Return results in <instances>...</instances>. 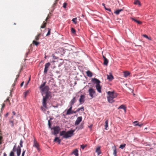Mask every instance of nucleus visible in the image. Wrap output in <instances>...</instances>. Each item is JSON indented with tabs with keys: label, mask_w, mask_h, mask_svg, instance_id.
Segmentation results:
<instances>
[{
	"label": "nucleus",
	"mask_w": 156,
	"mask_h": 156,
	"mask_svg": "<svg viewBox=\"0 0 156 156\" xmlns=\"http://www.w3.org/2000/svg\"><path fill=\"white\" fill-rule=\"evenodd\" d=\"M107 94L108 101L109 103H112L115 102L114 99L116 98L118 95L114 91H109L107 92Z\"/></svg>",
	"instance_id": "1"
},
{
	"label": "nucleus",
	"mask_w": 156,
	"mask_h": 156,
	"mask_svg": "<svg viewBox=\"0 0 156 156\" xmlns=\"http://www.w3.org/2000/svg\"><path fill=\"white\" fill-rule=\"evenodd\" d=\"M75 131V129L70 130L67 132L63 130L60 132V135L63 136V138L67 139L72 136L73 135V133Z\"/></svg>",
	"instance_id": "2"
},
{
	"label": "nucleus",
	"mask_w": 156,
	"mask_h": 156,
	"mask_svg": "<svg viewBox=\"0 0 156 156\" xmlns=\"http://www.w3.org/2000/svg\"><path fill=\"white\" fill-rule=\"evenodd\" d=\"M21 151V149L20 147L19 146L17 147L16 144H15L13 147L12 151H11L9 154V156H15L14 152L15 151L16 152L17 156H20V154Z\"/></svg>",
	"instance_id": "3"
},
{
	"label": "nucleus",
	"mask_w": 156,
	"mask_h": 156,
	"mask_svg": "<svg viewBox=\"0 0 156 156\" xmlns=\"http://www.w3.org/2000/svg\"><path fill=\"white\" fill-rule=\"evenodd\" d=\"M91 81L96 84L95 87L97 91L99 93H101V87L100 85V81L96 78H94L92 79Z\"/></svg>",
	"instance_id": "4"
},
{
	"label": "nucleus",
	"mask_w": 156,
	"mask_h": 156,
	"mask_svg": "<svg viewBox=\"0 0 156 156\" xmlns=\"http://www.w3.org/2000/svg\"><path fill=\"white\" fill-rule=\"evenodd\" d=\"M46 82H44L39 87L40 89L41 90V92L42 95L44 94V93H45L48 92L49 90V87L48 86H45Z\"/></svg>",
	"instance_id": "5"
},
{
	"label": "nucleus",
	"mask_w": 156,
	"mask_h": 156,
	"mask_svg": "<svg viewBox=\"0 0 156 156\" xmlns=\"http://www.w3.org/2000/svg\"><path fill=\"white\" fill-rule=\"evenodd\" d=\"M89 95L91 98L94 97V94H95L96 92L94 89L92 88H90L88 90Z\"/></svg>",
	"instance_id": "6"
},
{
	"label": "nucleus",
	"mask_w": 156,
	"mask_h": 156,
	"mask_svg": "<svg viewBox=\"0 0 156 156\" xmlns=\"http://www.w3.org/2000/svg\"><path fill=\"white\" fill-rule=\"evenodd\" d=\"M85 96L84 95H81L80 97L79 101L80 104H83L85 101Z\"/></svg>",
	"instance_id": "7"
},
{
	"label": "nucleus",
	"mask_w": 156,
	"mask_h": 156,
	"mask_svg": "<svg viewBox=\"0 0 156 156\" xmlns=\"http://www.w3.org/2000/svg\"><path fill=\"white\" fill-rule=\"evenodd\" d=\"M51 64L50 63L48 62L46 63L45 65V68L44 70V73L46 74L47 73L48 71V69L49 66H50Z\"/></svg>",
	"instance_id": "8"
},
{
	"label": "nucleus",
	"mask_w": 156,
	"mask_h": 156,
	"mask_svg": "<svg viewBox=\"0 0 156 156\" xmlns=\"http://www.w3.org/2000/svg\"><path fill=\"white\" fill-rule=\"evenodd\" d=\"M33 146L36 147L38 151H40V149L39 148V144L36 141L35 139H34V140Z\"/></svg>",
	"instance_id": "9"
},
{
	"label": "nucleus",
	"mask_w": 156,
	"mask_h": 156,
	"mask_svg": "<svg viewBox=\"0 0 156 156\" xmlns=\"http://www.w3.org/2000/svg\"><path fill=\"white\" fill-rule=\"evenodd\" d=\"M82 117L81 116L77 118L75 122V126L78 125L79 124L80 122L82 121Z\"/></svg>",
	"instance_id": "10"
},
{
	"label": "nucleus",
	"mask_w": 156,
	"mask_h": 156,
	"mask_svg": "<svg viewBox=\"0 0 156 156\" xmlns=\"http://www.w3.org/2000/svg\"><path fill=\"white\" fill-rule=\"evenodd\" d=\"M53 129L54 130V134H58L60 130V128L58 126L55 127H54Z\"/></svg>",
	"instance_id": "11"
},
{
	"label": "nucleus",
	"mask_w": 156,
	"mask_h": 156,
	"mask_svg": "<svg viewBox=\"0 0 156 156\" xmlns=\"http://www.w3.org/2000/svg\"><path fill=\"white\" fill-rule=\"evenodd\" d=\"M76 101V97H74L71 100L69 103V104L70 106H72L73 105L74 103H75Z\"/></svg>",
	"instance_id": "12"
},
{
	"label": "nucleus",
	"mask_w": 156,
	"mask_h": 156,
	"mask_svg": "<svg viewBox=\"0 0 156 156\" xmlns=\"http://www.w3.org/2000/svg\"><path fill=\"white\" fill-rule=\"evenodd\" d=\"M103 57L104 59L103 64L105 66H107L108 62V59L103 55Z\"/></svg>",
	"instance_id": "13"
},
{
	"label": "nucleus",
	"mask_w": 156,
	"mask_h": 156,
	"mask_svg": "<svg viewBox=\"0 0 156 156\" xmlns=\"http://www.w3.org/2000/svg\"><path fill=\"white\" fill-rule=\"evenodd\" d=\"M72 106H70V108L68 110L66 115H69L71 114H72Z\"/></svg>",
	"instance_id": "14"
},
{
	"label": "nucleus",
	"mask_w": 156,
	"mask_h": 156,
	"mask_svg": "<svg viewBox=\"0 0 156 156\" xmlns=\"http://www.w3.org/2000/svg\"><path fill=\"white\" fill-rule=\"evenodd\" d=\"M123 73L124 74V76L125 77H126L130 74V73L128 71H124L123 72Z\"/></svg>",
	"instance_id": "15"
},
{
	"label": "nucleus",
	"mask_w": 156,
	"mask_h": 156,
	"mask_svg": "<svg viewBox=\"0 0 156 156\" xmlns=\"http://www.w3.org/2000/svg\"><path fill=\"white\" fill-rule=\"evenodd\" d=\"M114 78L113 76L111 74L109 75H107V79H108L109 81H111Z\"/></svg>",
	"instance_id": "16"
},
{
	"label": "nucleus",
	"mask_w": 156,
	"mask_h": 156,
	"mask_svg": "<svg viewBox=\"0 0 156 156\" xmlns=\"http://www.w3.org/2000/svg\"><path fill=\"white\" fill-rule=\"evenodd\" d=\"M87 76L89 77H91L92 76L93 74L89 70H88L86 72Z\"/></svg>",
	"instance_id": "17"
},
{
	"label": "nucleus",
	"mask_w": 156,
	"mask_h": 156,
	"mask_svg": "<svg viewBox=\"0 0 156 156\" xmlns=\"http://www.w3.org/2000/svg\"><path fill=\"white\" fill-rule=\"evenodd\" d=\"M105 129L106 130H108V120L107 119L105 122Z\"/></svg>",
	"instance_id": "18"
},
{
	"label": "nucleus",
	"mask_w": 156,
	"mask_h": 156,
	"mask_svg": "<svg viewBox=\"0 0 156 156\" xmlns=\"http://www.w3.org/2000/svg\"><path fill=\"white\" fill-rule=\"evenodd\" d=\"M100 147H98L97 148L96 150V152L98 153V155H99V154L101 153V151H100Z\"/></svg>",
	"instance_id": "19"
},
{
	"label": "nucleus",
	"mask_w": 156,
	"mask_h": 156,
	"mask_svg": "<svg viewBox=\"0 0 156 156\" xmlns=\"http://www.w3.org/2000/svg\"><path fill=\"white\" fill-rule=\"evenodd\" d=\"M123 10L122 9H117L116 10L115 12L114 13L116 15H118L119 14V13L121 12L122 11H123Z\"/></svg>",
	"instance_id": "20"
},
{
	"label": "nucleus",
	"mask_w": 156,
	"mask_h": 156,
	"mask_svg": "<svg viewBox=\"0 0 156 156\" xmlns=\"http://www.w3.org/2000/svg\"><path fill=\"white\" fill-rule=\"evenodd\" d=\"M73 154L75 155V156H78V150L76 149L73 152Z\"/></svg>",
	"instance_id": "21"
},
{
	"label": "nucleus",
	"mask_w": 156,
	"mask_h": 156,
	"mask_svg": "<svg viewBox=\"0 0 156 156\" xmlns=\"http://www.w3.org/2000/svg\"><path fill=\"white\" fill-rule=\"evenodd\" d=\"M61 140H60L58 137H56L55 138L54 140V142L57 141L59 144H60L61 142Z\"/></svg>",
	"instance_id": "22"
},
{
	"label": "nucleus",
	"mask_w": 156,
	"mask_h": 156,
	"mask_svg": "<svg viewBox=\"0 0 156 156\" xmlns=\"http://www.w3.org/2000/svg\"><path fill=\"white\" fill-rule=\"evenodd\" d=\"M132 19L135 22H136L137 24H141L142 23V22L139 20H137L133 18H132Z\"/></svg>",
	"instance_id": "23"
},
{
	"label": "nucleus",
	"mask_w": 156,
	"mask_h": 156,
	"mask_svg": "<svg viewBox=\"0 0 156 156\" xmlns=\"http://www.w3.org/2000/svg\"><path fill=\"white\" fill-rule=\"evenodd\" d=\"M118 109H123L125 112L126 111V108L125 106L124 105H120L118 108Z\"/></svg>",
	"instance_id": "24"
},
{
	"label": "nucleus",
	"mask_w": 156,
	"mask_h": 156,
	"mask_svg": "<svg viewBox=\"0 0 156 156\" xmlns=\"http://www.w3.org/2000/svg\"><path fill=\"white\" fill-rule=\"evenodd\" d=\"M45 94H46L45 96H43V97L47 99H48L50 95L49 94V92H48V93H45Z\"/></svg>",
	"instance_id": "25"
},
{
	"label": "nucleus",
	"mask_w": 156,
	"mask_h": 156,
	"mask_svg": "<svg viewBox=\"0 0 156 156\" xmlns=\"http://www.w3.org/2000/svg\"><path fill=\"white\" fill-rule=\"evenodd\" d=\"M84 110V107L83 106L81 107V108H78L76 110V111L79 112V111L83 112Z\"/></svg>",
	"instance_id": "26"
},
{
	"label": "nucleus",
	"mask_w": 156,
	"mask_h": 156,
	"mask_svg": "<svg viewBox=\"0 0 156 156\" xmlns=\"http://www.w3.org/2000/svg\"><path fill=\"white\" fill-rule=\"evenodd\" d=\"M46 24H47L46 22H45L44 21L43 22V24L42 25L41 27V28H44V27H45L46 26Z\"/></svg>",
	"instance_id": "27"
},
{
	"label": "nucleus",
	"mask_w": 156,
	"mask_h": 156,
	"mask_svg": "<svg viewBox=\"0 0 156 156\" xmlns=\"http://www.w3.org/2000/svg\"><path fill=\"white\" fill-rule=\"evenodd\" d=\"M133 3L135 4H137L139 5H140V2L138 0H135Z\"/></svg>",
	"instance_id": "28"
},
{
	"label": "nucleus",
	"mask_w": 156,
	"mask_h": 156,
	"mask_svg": "<svg viewBox=\"0 0 156 156\" xmlns=\"http://www.w3.org/2000/svg\"><path fill=\"white\" fill-rule=\"evenodd\" d=\"M126 144H121L119 146V148H121V149H123L124 148H125L126 147Z\"/></svg>",
	"instance_id": "29"
},
{
	"label": "nucleus",
	"mask_w": 156,
	"mask_h": 156,
	"mask_svg": "<svg viewBox=\"0 0 156 156\" xmlns=\"http://www.w3.org/2000/svg\"><path fill=\"white\" fill-rule=\"evenodd\" d=\"M72 21L75 24H76L77 23V18H73L72 20Z\"/></svg>",
	"instance_id": "30"
},
{
	"label": "nucleus",
	"mask_w": 156,
	"mask_h": 156,
	"mask_svg": "<svg viewBox=\"0 0 156 156\" xmlns=\"http://www.w3.org/2000/svg\"><path fill=\"white\" fill-rule=\"evenodd\" d=\"M117 151L116 150L115 148L113 149V154L114 156H117Z\"/></svg>",
	"instance_id": "31"
},
{
	"label": "nucleus",
	"mask_w": 156,
	"mask_h": 156,
	"mask_svg": "<svg viewBox=\"0 0 156 156\" xmlns=\"http://www.w3.org/2000/svg\"><path fill=\"white\" fill-rule=\"evenodd\" d=\"M33 44H34L36 46H37L39 44V43L35 41H33Z\"/></svg>",
	"instance_id": "32"
},
{
	"label": "nucleus",
	"mask_w": 156,
	"mask_h": 156,
	"mask_svg": "<svg viewBox=\"0 0 156 156\" xmlns=\"http://www.w3.org/2000/svg\"><path fill=\"white\" fill-rule=\"evenodd\" d=\"M41 34H38L35 37V39L36 40H38L39 39V37L40 36Z\"/></svg>",
	"instance_id": "33"
},
{
	"label": "nucleus",
	"mask_w": 156,
	"mask_h": 156,
	"mask_svg": "<svg viewBox=\"0 0 156 156\" xmlns=\"http://www.w3.org/2000/svg\"><path fill=\"white\" fill-rule=\"evenodd\" d=\"M48 32L46 34V36H48L50 34L51 29L49 28H48Z\"/></svg>",
	"instance_id": "34"
},
{
	"label": "nucleus",
	"mask_w": 156,
	"mask_h": 156,
	"mask_svg": "<svg viewBox=\"0 0 156 156\" xmlns=\"http://www.w3.org/2000/svg\"><path fill=\"white\" fill-rule=\"evenodd\" d=\"M42 105L45 108H47V103L46 102H42Z\"/></svg>",
	"instance_id": "35"
},
{
	"label": "nucleus",
	"mask_w": 156,
	"mask_h": 156,
	"mask_svg": "<svg viewBox=\"0 0 156 156\" xmlns=\"http://www.w3.org/2000/svg\"><path fill=\"white\" fill-rule=\"evenodd\" d=\"M23 141L21 140H20V146H19L20 147V148H21V147H23Z\"/></svg>",
	"instance_id": "36"
},
{
	"label": "nucleus",
	"mask_w": 156,
	"mask_h": 156,
	"mask_svg": "<svg viewBox=\"0 0 156 156\" xmlns=\"http://www.w3.org/2000/svg\"><path fill=\"white\" fill-rule=\"evenodd\" d=\"M29 90H27L24 93V94L25 95L24 97L25 98L26 97V96L29 93Z\"/></svg>",
	"instance_id": "37"
},
{
	"label": "nucleus",
	"mask_w": 156,
	"mask_h": 156,
	"mask_svg": "<svg viewBox=\"0 0 156 156\" xmlns=\"http://www.w3.org/2000/svg\"><path fill=\"white\" fill-rule=\"evenodd\" d=\"M71 32L73 34H75L76 33V30L73 28H71Z\"/></svg>",
	"instance_id": "38"
},
{
	"label": "nucleus",
	"mask_w": 156,
	"mask_h": 156,
	"mask_svg": "<svg viewBox=\"0 0 156 156\" xmlns=\"http://www.w3.org/2000/svg\"><path fill=\"white\" fill-rule=\"evenodd\" d=\"M143 125V123L139 124L138 123H137L136 124H135V125L136 126H141Z\"/></svg>",
	"instance_id": "39"
},
{
	"label": "nucleus",
	"mask_w": 156,
	"mask_h": 156,
	"mask_svg": "<svg viewBox=\"0 0 156 156\" xmlns=\"http://www.w3.org/2000/svg\"><path fill=\"white\" fill-rule=\"evenodd\" d=\"M10 122L11 123V126H13L14 125V123L13 121L10 120Z\"/></svg>",
	"instance_id": "40"
},
{
	"label": "nucleus",
	"mask_w": 156,
	"mask_h": 156,
	"mask_svg": "<svg viewBox=\"0 0 156 156\" xmlns=\"http://www.w3.org/2000/svg\"><path fill=\"white\" fill-rule=\"evenodd\" d=\"M67 3H64V4H63V7L65 8H66V6H67Z\"/></svg>",
	"instance_id": "41"
},
{
	"label": "nucleus",
	"mask_w": 156,
	"mask_h": 156,
	"mask_svg": "<svg viewBox=\"0 0 156 156\" xmlns=\"http://www.w3.org/2000/svg\"><path fill=\"white\" fill-rule=\"evenodd\" d=\"M9 97H8L6 100L5 101V102H8L9 103H10V101L9 99Z\"/></svg>",
	"instance_id": "42"
},
{
	"label": "nucleus",
	"mask_w": 156,
	"mask_h": 156,
	"mask_svg": "<svg viewBox=\"0 0 156 156\" xmlns=\"http://www.w3.org/2000/svg\"><path fill=\"white\" fill-rule=\"evenodd\" d=\"M2 136H0V144H1L2 143Z\"/></svg>",
	"instance_id": "43"
},
{
	"label": "nucleus",
	"mask_w": 156,
	"mask_h": 156,
	"mask_svg": "<svg viewBox=\"0 0 156 156\" xmlns=\"http://www.w3.org/2000/svg\"><path fill=\"white\" fill-rule=\"evenodd\" d=\"M50 18V17L49 16V15H48L47 17L46 18V19L45 21L47 22L48 20Z\"/></svg>",
	"instance_id": "44"
},
{
	"label": "nucleus",
	"mask_w": 156,
	"mask_h": 156,
	"mask_svg": "<svg viewBox=\"0 0 156 156\" xmlns=\"http://www.w3.org/2000/svg\"><path fill=\"white\" fill-rule=\"evenodd\" d=\"M47 99H46V98H45L43 97V102H46Z\"/></svg>",
	"instance_id": "45"
},
{
	"label": "nucleus",
	"mask_w": 156,
	"mask_h": 156,
	"mask_svg": "<svg viewBox=\"0 0 156 156\" xmlns=\"http://www.w3.org/2000/svg\"><path fill=\"white\" fill-rule=\"evenodd\" d=\"M25 151H26L25 150L24 151H23V152H22V156H24Z\"/></svg>",
	"instance_id": "46"
},
{
	"label": "nucleus",
	"mask_w": 156,
	"mask_h": 156,
	"mask_svg": "<svg viewBox=\"0 0 156 156\" xmlns=\"http://www.w3.org/2000/svg\"><path fill=\"white\" fill-rule=\"evenodd\" d=\"M81 147L82 149H84V148L85 147V146L83 145H81Z\"/></svg>",
	"instance_id": "47"
},
{
	"label": "nucleus",
	"mask_w": 156,
	"mask_h": 156,
	"mask_svg": "<svg viewBox=\"0 0 156 156\" xmlns=\"http://www.w3.org/2000/svg\"><path fill=\"white\" fill-rule=\"evenodd\" d=\"M143 36L144 37L146 38H147V39L148 38V36L147 35H145H145H143Z\"/></svg>",
	"instance_id": "48"
},
{
	"label": "nucleus",
	"mask_w": 156,
	"mask_h": 156,
	"mask_svg": "<svg viewBox=\"0 0 156 156\" xmlns=\"http://www.w3.org/2000/svg\"><path fill=\"white\" fill-rule=\"evenodd\" d=\"M48 125H49V126L50 127V126H51V123L50 122V120H48Z\"/></svg>",
	"instance_id": "49"
},
{
	"label": "nucleus",
	"mask_w": 156,
	"mask_h": 156,
	"mask_svg": "<svg viewBox=\"0 0 156 156\" xmlns=\"http://www.w3.org/2000/svg\"><path fill=\"white\" fill-rule=\"evenodd\" d=\"M106 10L110 12H111V9L110 8H107V9H106Z\"/></svg>",
	"instance_id": "50"
},
{
	"label": "nucleus",
	"mask_w": 156,
	"mask_h": 156,
	"mask_svg": "<svg viewBox=\"0 0 156 156\" xmlns=\"http://www.w3.org/2000/svg\"><path fill=\"white\" fill-rule=\"evenodd\" d=\"M77 112H78L76 111H76H72V114L73 113H76Z\"/></svg>",
	"instance_id": "51"
},
{
	"label": "nucleus",
	"mask_w": 156,
	"mask_h": 156,
	"mask_svg": "<svg viewBox=\"0 0 156 156\" xmlns=\"http://www.w3.org/2000/svg\"><path fill=\"white\" fill-rule=\"evenodd\" d=\"M5 105L4 104H3L2 106V108H4L5 107Z\"/></svg>",
	"instance_id": "52"
},
{
	"label": "nucleus",
	"mask_w": 156,
	"mask_h": 156,
	"mask_svg": "<svg viewBox=\"0 0 156 156\" xmlns=\"http://www.w3.org/2000/svg\"><path fill=\"white\" fill-rule=\"evenodd\" d=\"M23 83H24V82H22L21 83V84H20V86L21 87H22V86H23Z\"/></svg>",
	"instance_id": "53"
},
{
	"label": "nucleus",
	"mask_w": 156,
	"mask_h": 156,
	"mask_svg": "<svg viewBox=\"0 0 156 156\" xmlns=\"http://www.w3.org/2000/svg\"><path fill=\"white\" fill-rule=\"evenodd\" d=\"M19 77V75H17V77L16 78V79H15V81H16L17 79V78Z\"/></svg>",
	"instance_id": "54"
},
{
	"label": "nucleus",
	"mask_w": 156,
	"mask_h": 156,
	"mask_svg": "<svg viewBox=\"0 0 156 156\" xmlns=\"http://www.w3.org/2000/svg\"><path fill=\"white\" fill-rule=\"evenodd\" d=\"M19 77V75H17V77L16 78V79H15V81H16L17 79V78Z\"/></svg>",
	"instance_id": "55"
},
{
	"label": "nucleus",
	"mask_w": 156,
	"mask_h": 156,
	"mask_svg": "<svg viewBox=\"0 0 156 156\" xmlns=\"http://www.w3.org/2000/svg\"><path fill=\"white\" fill-rule=\"evenodd\" d=\"M12 114L14 115H16V113L14 111L12 112Z\"/></svg>",
	"instance_id": "56"
},
{
	"label": "nucleus",
	"mask_w": 156,
	"mask_h": 156,
	"mask_svg": "<svg viewBox=\"0 0 156 156\" xmlns=\"http://www.w3.org/2000/svg\"><path fill=\"white\" fill-rule=\"evenodd\" d=\"M137 121H135L133 122V123L135 124H136V123H137Z\"/></svg>",
	"instance_id": "57"
},
{
	"label": "nucleus",
	"mask_w": 156,
	"mask_h": 156,
	"mask_svg": "<svg viewBox=\"0 0 156 156\" xmlns=\"http://www.w3.org/2000/svg\"><path fill=\"white\" fill-rule=\"evenodd\" d=\"M3 156H7V154H6L5 153H4Z\"/></svg>",
	"instance_id": "58"
},
{
	"label": "nucleus",
	"mask_w": 156,
	"mask_h": 156,
	"mask_svg": "<svg viewBox=\"0 0 156 156\" xmlns=\"http://www.w3.org/2000/svg\"><path fill=\"white\" fill-rule=\"evenodd\" d=\"M9 113H7L5 115V116L7 117Z\"/></svg>",
	"instance_id": "59"
},
{
	"label": "nucleus",
	"mask_w": 156,
	"mask_h": 156,
	"mask_svg": "<svg viewBox=\"0 0 156 156\" xmlns=\"http://www.w3.org/2000/svg\"><path fill=\"white\" fill-rule=\"evenodd\" d=\"M92 127V125H90L89 126V127L90 128H91Z\"/></svg>",
	"instance_id": "60"
},
{
	"label": "nucleus",
	"mask_w": 156,
	"mask_h": 156,
	"mask_svg": "<svg viewBox=\"0 0 156 156\" xmlns=\"http://www.w3.org/2000/svg\"><path fill=\"white\" fill-rule=\"evenodd\" d=\"M83 128V126H82V125H81V129H82V128Z\"/></svg>",
	"instance_id": "61"
},
{
	"label": "nucleus",
	"mask_w": 156,
	"mask_h": 156,
	"mask_svg": "<svg viewBox=\"0 0 156 156\" xmlns=\"http://www.w3.org/2000/svg\"><path fill=\"white\" fill-rule=\"evenodd\" d=\"M30 77L29 79V80L28 81V82L27 83H28L30 81Z\"/></svg>",
	"instance_id": "62"
},
{
	"label": "nucleus",
	"mask_w": 156,
	"mask_h": 156,
	"mask_svg": "<svg viewBox=\"0 0 156 156\" xmlns=\"http://www.w3.org/2000/svg\"><path fill=\"white\" fill-rule=\"evenodd\" d=\"M102 5L103 6H105V4H104V3H102Z\"/></svg>",
	"instance_id": "63"
},
{
	"label": "nucleus",
	"mask_w": 156,
	"mask_h": 156,
	"mask_svg": "<svg viewBox=\"0 0 156 156\" xmlns=\"http://www.w3.org/2000/svg\"><path fill=\"white\" fill-rule=\"evenodd\" d=\"M104 8H105V9L106 10V9H107V8H106V7H105V6H104Z\"/></svg>",
	"instance_id": "64"
}]
</instances>
